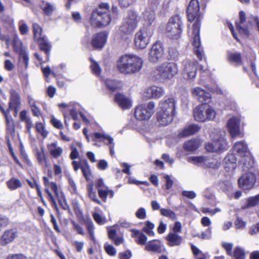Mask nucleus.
Wrapping results in <instances>:
<instances>
[{
    "label": "nucleus",
    "instance_id": "obj_1",
    "mask_svg": "<svg viewBox=\"0 0 259 259\" xmlns=\"http://www.w3.org/2000/svg\"><path fill=\"white\" fill-rule=\"evenodd\" d=\"M199 3L198 0H191L187 9L188 19L189 21H193L195 19L193 25V33L192 36V44L194 47L193 52L199 60L202 59L203 53L201 47L200 39V23L199 16Z\"/></svg>",
    "mask_w": 259,
    "mask_h": 259
},
{
    "label": "nucleus",
    "instance_id": "obj_2",
    "mask_svg": "<svg viewBox=\"0 0 259 259\" xmlns=\"http://www.w3.org/2000/svg\"><path fill=\"white\" fill-rule=\"evenodd\" d=\"M143 60L137 56L125 55L121 56L117 62V67L121 73L134 74L139 72L143 66Z\"/></svg>",
    "mask_w": 259,
    "mask_h": 259
},
{
    "label": "nucleus",
    "instance_id": "obj_3",
    "mask_svg": "<svg viewBox=\"0 0 259 259\" xmlns=\"http://www.w3.org/2000/svg\"><path fill=\"white\" fill-rule=\"evenodd\" d=\"M178 72L177 65L174 62H164L156 66L153 72L156 80L165 81L172 78Z\"/></svg>",
    "mask_w": 259,
    "mask_h": 259
},
{
    "label": "nucleus",
    "instance_id": "obj_4",
    "mask_svg": "<svg viewBox=\"0 0 259 259\" xmlns=\"http://www.w3.org/2000/svg\"><path fill=\"white\" fill-rule=\"evenodd\" d=\"M215 136L211 135L212 142L205 145L206 150L210 152H222L227 150L229 146L225 138L226 133L224 130H215Z\"/></svg>",
    "mask_w": 259,
    "mask_h": 259
},
{
    "label": "nucleus",
    "instance_id": "obj_5",
    "mask_svg": "<svg viewBox=\"0 0 259 259\" xmlns=\"http://www.w3.org/2000/svg\"><path fill=\"white\" fill-rule=\"evenodd\" d=\"M183 26L182 20L180 16L175 15L171 17L165 28L167 36L174 39L179 38L182 32Z\"/></svg>",
    "mask_w": 259,
    "mask_h": 259
},
{
    "label": "nucleus",
    "instance_id": "obj_6",
    "mask_svg": "<svg viewBox=\"0 0 259 259\" xmlns=\"http://www.w3.org/2000/svg\"><path fill=\"white\" fill-rule=\"evenodd\" d=\"M138 15L133 11H129L119 29V33L123 37L132 33L137 26Z\"/></svg>",
    "mask_w": 259,
    "mask_h": 259
},
{
    "label": "nucleus",
    "instance_id": "obj_7",
    "mask_svg": "<svg viewBox=\"0 0 259 259\" xmlns=\"http://www.w3.org/2000/svg\"><path fill=\"white\" fill-rule=\"evenodd\" d=\"M194 119L199 122L213 120L215 116L214 110L207 104L196 107L193 112Z\"/></svg>",
    "mask_w": 259,
    "mask_h": 259
},
{
    "label": "nucleus",
    "instance_id": "obj_8",
    "mask_svg": "<svg viewBox=\"0 0 259 259\" xmlns=\"http://www.w3.org/2000/svg\"><path fill=\"white\" fill-rule=\"evenodd\" d=\"M153 33V29L151 27L144 26L135 34V45L139 49H145L150 42Z\"/></svg>",
    "mask_w": 259,
    "mask_h": 259
},
{
    "label": "nucleus",
    "instance_id": "obj_9",
    "mask_svg": "<svg viewBox=\"0 0 259 259\" xmlns=\"http://www.w3.org/2000/svg\"><path fill=\"white\" fill-rule=\"evenodd\" d=\"M33 32L34 40L37 42L40 50L45 52L47 55L48 61L50 52L52 47L51 45L48 42L46 37L42 36V30L38 24L36 23L33 24Z\"/></svg>",
    "mask_w": 259,
    "mask_h": 259
},
{
    "label": "nucleus",
    "instance_id": "obj_10",
    "mask_svg": "<svg viewBox=\"0 0 259 259\" xmlns=\"http://www.w3.org/2000/svg\"><path fill=\"white\" fill-rule=\"evenodd\" d=\"M155 104L150 101L147 104H141L135 108V117L139 120H146L149 119L154 113Z\"/></svg>",
    "mask_w": 259,
    "mask_h": 259
},
{
    "label": "nucleus",
    "instance_id": "obj_11",
    "mask_svg": "<svg viewBox=\"0 0 259 259\" xmlns=\"http://www.w3.org/2000/svg\"><path fill=\"white\" fill-rule=\"evenodd\" d=\"M111 21L109 14L100 10L93 11L90 19L91 25L94 27L107 26Z\"/></svg>",
    "mask_w": 259,
    "mask_h": 259
},
{
    "label": "nucleus",
    "instance_id": "obj_12",
    "mask_svg": "<svg viewBox=\"0 0 259 259\" xmlns=\"http://www.w3.org/2000/svg\"><path fill=\"white\" fill-rule=\"evenodd\" d=\"M197 62L194 60H186L183 63L182 75L187 80L193 79L196 75Z\"/></svg>",
    "mask_w": 259,
    "mask_h": 259
},
{
    "label": "nucleus",
    "instance_id": "obj_13",
    "mask_svg": "<svg viewBox=\"0 0 259 259\" xmlns=\"http://www.w3.org/2000/svg\"><path fill=\"white\" fill-rule=\"evenodd\" d=\"M164 55V49L160 42L154 44L149 50L148 60L150 62L156 63L161 60Z\"/></svg>",
    "mask_w": 259,
    "mask_h": 259
},
{
    "label": "nucleus",
    "instance_id": "obj_14",
    "mask_svg": "<svg viewBox=\"0 0 259 259\" xmlns=\"http://www.w3.org/2000/svg\"><path fill=\"white\" fill-rule=\"evenodd\" d=\"M256 181L255 175L252 172H246L238 180L239 186L244 190L251 189Z\"/></svg>",
    "mask_w": 259,
    "mask_h": 259
},
{
    "label": "nucleus",
    "instance_id": "obj_15",
    "mask_svg": "<svg viewBox=\"0 0 259 259\" xmlns=\"http://www.w3.org/2000/svg\"><path fill=\"white\" fill-rule=\"evenodd\" d=\"M192 95L203 104H207L211 101V96L209 93L206 92L200 87H195L192 89Z\"/></svg>",
    "mask_w": 259,
    "mask_h": 259
},
{
    "label": "nucleus",
    "instance_id": "obj_16",
    "mask_svg": "<svg viewBox=\"0 0 259 259\" xmlns=\"http://www.w3.org/2000/svg\"><path fill=\"white\" fill-rule=\"evenodd\" d=\"M240 119L239 117L233 116L227 122V127L232 138H235L240 134Z\"/></svg>",
    "mask_w": 259,
    "mask_h": 259
},
{
    "label": "nucleus",
    "instance_id": "obj_17",
    "mask_svg": "<svg viewBox=\"0 0 259 259\" xmlns=\"http://www.w3.org/2000/svg\"><path fill=\"white\" fill-rule=\"evenodd\" d=\"M9 93L10 97L8 111L9 112L10 110H14L17 113L21 103L20 95L14 89H11Z\"/></svg>",
    "mask_w": 259,
    "mask_h": 259
},
{
    "label": "nucleus",
    "instance_id": "obj_18",
    "mask_svg": "<svg viewBox=\"0 0 259 259\" xmlns=\"http://www.w3.org/2000/svg\"><path fill=\"white\" fill-rule=\"evenodd\" d=\"M176 102L173 98H168L164 100H161L159 104V111L175 114Z\"/></svg>",
    "mask_w": 259,
    "mask_h": 259
},
{
    "label": "nucleus",
    "instance_id": "obj_19",
    "mask_svg": "<svg viewBox=\"0 0 259 259\" xmlns=\"http://www.w3.org/2000/svg\"><path fill=\"white\" fill-rule=\"evenodd\" d=\"M107 40V34L105 32H100L94 35L92 37L91 45L96 49H101Z\"/></svg>",
    "mask_w": 259,
    "mask_h": 259
},
{
    "label": "nucleus",
    "instance_id": "obj_20",
    "mask_svg": "<svg viewBox=\"0 0 259 259\" xmlns=\"http://www.w3.org/2000/svg\"><path fill=\"white\" fill-rule=\"evenodd\" d=\"M164 94V90L157 86H152L146 89L144 97L147 99L159 98Z\"/></svg>",
    "mask_w": 259,
    "mask_h": 259
},
{
    "label": "nucleus",
    "instance_id": "obj_21",
    "mask_svg": "<svg viewBox=\"0 0 259 259\" xmlns=\"http://www.w3.org/2000/svg\"><path fill=\"white\" fill-rule=\"evenodd\" d=\"M92 140L96 141V139H102V141H107L106 144L110 145V152L111 155L114 154V145L113 139L109 135L105 134H102L100 133H95L92 135Z\"/></svg>",
    "mask_w": 259,
    "mask_h": 259
},
{
    "label": "nucleus",
    "instance_id": "obj_22",
    "mask_svg": "<svg viewBox=\"0 0 259 259\" xmlns=\"http://www.w3.org/2000/svg\"><path fill=\"white\" fill-rule=\"evenodd\" d=\"M18 235L16 229L13 228L5 231L1 236V241L2 245H6L12 242Z\"/></svg>",
    "mask_w": 259,
    "mask_h": 259
},
{
    "label": "nucleus",
    "instance_id": "obj_23",
    "mask_svg": "<svg viewBox=\"0 0 259 259\" xmlns=\"http://www.w3.org/2000/svg\"><path fill=\"white\" fill-rule=\"evenodd\" d=\"M239 23H236V27L239 32L243 36L246 37L249 35L248 27H245L244 23L246 20V15L243 11H240L239 13Z\"/></svg>",
    "mask_w": 259,
    "mask_h": 259
},
{
    "label": "nucleus",
    "instance_id": "obj_24",
    "mask_svg": "<svg viewBox=\"0 0 259 259\" xmlns=\"http://www.w3.org/2000/svg\"><path fill=\"white\" fill-rule=\"evenodd\" d=\"M114 100L122 109H127L132 107V103L131 100L121 93L115 95Z\"/></svg>",
    "mask_w": 259,
    "mask_h": 259
},
{
    "label": "nucleus",
    "instance_id": "obj_25",
    "mask_svg": "<svg viewBox=\"0 0 259 259\" xmlns=\"http://www.w3.org/2000/svg\"><path fill=\"white\" fill-rule=\"evenodd\" d=\"M156 6L154 4L150 3L144 12V18L147 25H150L155 19L154 9Z\"/></svg>",
    "mask_w": 259,
    "mask_h": 259
},
{
    "label": "nucleus",
    "instance_id": "obj_26",
    "mask_svg": "<svg viewBox=\"0 0 259 259\" xmlns=\"http://www.w3.org/2000/svg\"><path fill=\"white\" fill-rule=\"evenodd\" d=\"M47 148L50 155L54 158H58L63 153V148L58 145L57 141L51 143L47 145Z\"/></svg>",
    "mask_w": 259,
    "mask_h": 259
},
{
    "label": "nucleus",
    "instance_id": "obj_27",
    "mask_svg": "<svg viewBox=\"0 0 259 259\" xmlns=\"http://www.w3.org/2000/svg\"><path fill=\"white\" fill-rule=\"evenodd\" d=\"M175 115L166 112L159 111L157 113V119L159 123L163 126H165L170 123Z\"/></svg>",
    "mask_w": 259,
    "mask_h": 259
},
{
    "label": "nucleus",
    "instance_id": "obj_28",
    "mask_svg": "<svg viewBox=\"0 0 259 259\" xmlns=\"http://www.w3.org/2000/svg\"><path fill=\"white\" fill-rule=\"evenodd\" d=\"M236 158L234 154H228L224 159L225 168L227 171H230L234 170L236 167Z\"/></svg>",
    "mask_w": 259,
    "mask_h": 259
},
{
    "label": "nucleus",
    "instance_id": "obj_29",
    "mask_svg": "<svg viewBox=\"0 0 259 259\" xmlns=\"http://www.w3.org/2000/svg\"><path fill=\"white\" fill-rule=\"evenodd\" d=\"M167 245L169 246H179L183 240L182 237L175 233L169 232L166 237Z\"/></svg>",
    "mask_w": 259,
    "mask_h": 259
},
{
    "label": "nucleus",
    "instance_id": "obj_30",
    "mask_svg": "<svg viewBox=\"0 0 259 259\" xmlns=\"http://www.w3.org/2000/svg\"><path fill=\"white\" fill-rule=\"evenodd\" d=\"M145 249L148 251H153L157 253L166 252V249L164 245L160 243H156L153 241L148 242L145 246Z\"/></svg>",
    "mask_w": 259,
    "mask_h": 259
},
{
    "label": "nucleus",
    "instance_id": "obj_31",
    "mask_svg": "<svg viewBox=\"0 0 259 259\" xmlns=\"http://www.w3.org/2000/svg\"><path fill=\"white\" fill-rule=\"evenodd\" d=\"M234 151L237 153L240 157L250 154L246 144L243 141L236 142L234 145Z\"/></svg>",
    "mask_w": 259,
    "mask_h": 259
},
{
    "label": "nucleus",
    "instance_id": "obj_32",
    "mask_svg": "<svg viewBox=\"0 0 259 259\" xmlns=\"http://www.w3.org/2000/svg\"><path fill=\"white\" fill-rule=\"evenodd\" d=\"M200 127L197 125L190 124L185 127L184 130L179 133V136L182 138L192 135L197 133Z\"/></svg>",
    "mask_w": 259,
    "mask_h": 259
},
{
    "label": "nucleus",
    "instance_id": "obj_33",
    "mask_svg": "<svg viewBox=\"0 0 259 259\" xmlns=\"http://www.w3.org/2000/svg\"><path fill=\"white\" fill-rule=\"evenodd\" d=\"M201 143L199 140L193 139L186 142L184 144V149L187 151H193L197 149Z\"/></svg>",
    "mask_w": 259,
    "mask_h": 259
},
{
    "label": "nucleus",
    "instance_id": "obj_34",
    "mask_svg": "<svg viewBox=\"0 0 259 259\" xmlns=\"http://www.w3.org/2000/svg\"><path fill=\"white\" fill-rule=\"evenodd\" d=\"M241 157V159L239 161V163L242 165V167L244 170L249 169L253 166V160L252 159L250 154Z\"/></svg>",
    "mask_w": 259,
    "mask_h": 259
},
{
    "label": "nucleus",
    "instance_id": "obj_35",
    "mask_svg": "<svg viewBox=\"0 0 259 259\" xmlns=\"http://www.w3.org/2000/svg\"><path fill=\"white\" fill-rule=\"evenodd\" d=\"M131 231L132 232V237L138 238L136 242L138 244L141 245H144L146 244L147 240V237L146 235L137 230L133 229Z\"/></svg>",
    "mask_w": 259,
    "mask_h": 259
},
{
    "label": "nucleus",
    "instance_id": "obj_36",
    "mask_svg": "<svg viewBox=\"0 0 259 259\" xmlns=\"http://www.w3.org/2000/svg\"><path fill=\"white\" fill-rule=\"evenodd\" d=\"M246 204L242 205V209H246L257 205L259 204V194L254 196L247 198L246 199Z\"/></svg>",
    "mask_w": 259,
    "mask_h": 259
},
{
    "label": "nucleus",
    "instance_id": "obj_37",
    "mask_svg": "<svg viewBox=\"0 0 259 259\" xmlns=\"http://www.w3.org/2000/svg\"><path fill=\"white\" fill-rule=\"evenodd\" d=\"M206 156H190L188 157L187 161L195 165L201 166L204 165L206 161Z\"/></svg>",
    "mask_w": 259,
    "mask_h": 259
},
{
    "label": "nucleus",
    "instance_id": "obj_38",
    "mask_svg": "<svg viewBox=\"0 0 259 259\" xmlns=\"http://www.w3.org/2000/svg\"><path fill=\"white\" fill-rule=\"evenodd\" d=\"M7 123V130L8 134L10 135L12 137L15 136V126L13 120L10 115L6 116L5 117Z\"/></svg>",
    "mask_w": 259,
    "mask_h": 259
},
{
    "label": "nucleus",
    "instance_id": "obj_39",
    "mask_svg": "<svg viewBox=\"0 0 259 259\" xmlns=\"http://www.w3.org/2000/svg\"><path fill=\"white\" fill-rule=\"evenodd\" d=\"M81 169L83 176L87 180V181H89V180H90L92 176L91 170L90 168V166L86 160L83 161V165L81 166Z\"/></svg>",
    "mask_w": 259,
    "mask_h": 259
},
{
    "label": "nucleus",
    "instance_id": "obj_40",
    "mask_svg": "<svg viewBox=\"0 0 259 259\" xmlns=\"http://www.w3.org/2000/svg\"><path fill=\"white\" fill-rule=\"evenodd\" d=\"M36 156L38 163L41 165H45L47 166V158L45 154V149L41 147L40 150H37Z\"/></svg>",
    "mask_w": 259,
    "mask_h": 259
},
{
    "label": "nucleus",
    "instance_id": "obj_41",
    "mask_svg": "<svg viewBox=\"0 0 259 259\" xmlns=\"http://www.w3.org/2000/svg\"><path fill=\"white\" fill-rule=\"evenodd\" d=\"M7 187L11 190H14L22 186L20 181L17 179L12 178L7 182Z\"/></svg>",
    "mask_w": 259,
    "mask_h": 259
},
{
    "label": "nucleus",
    "instance_id": "obj_42",
    "mask_svg": "<svg viewBox=\"0 0 259 259\" xmlns=\"http://www.w3.org/2000/svg\"><path fill=\"white\" fill-rule=\"evenodd\" d=\"M13 47L15 51L18 54L26 51L25 49L22 46V42L17 35L14 37L13 40Z\"/></svg>",
    "mask_w": 259,
    "mask_h": 259
},
{
    "label": "nucleus",
    "instance_id": "obj_43",
    "mask_svg": "<svg viewBox=\"0 0 259 259\" xmlns=\"http://www.w3.org/2000/svg\"><path fill=\"white\" fill-rule=\"evenodd\" d=\"M145 227L143 228V231H144L149 236H154V232L153 231L155 225L152 222L147 221L145 222Z\"/></svg>",
    "mask_w": 259,
    "mask_h": 259
},
{
    "label": "nucleus",
    "instance_id": "obj_44",
    "mask_svg": "<svg viewBox=\"0 0 259 259\" xmlns=\"http://www.w3.org/2000/svg\"><path fill=\"white\" fill-rule=\"evenodd\" d=\"M19 62L21 65H24V67L26 69L28 66L29 57L28 54L26 51L19 53Z\"/></svg>",
    "mask_w": 259,
    "mask_h": 259
},
{
    "label": "nucleus",
    "instance_id": "obj_45",
    "mask_svg": "<svg viewBox=\"0 0 259 259\" xmlns=\"http://www.w3.org/2000/svg\"><path fill=\"white\" fill-rule=\"evenodd\" d=\"M105 83L107 87L112 91H115L120 87V83L115 80L107 79Z\"/></svg>",
    "mask_w": 259,
    "mask_h": 259
},
{
    "label": "nucleus",
    "instance_id": "obj_46",
    "mask_svg": "<svg viewBox=\"0 0 259 259\" xmlns=\"http://www.w3.org/2000/svg\"><path fill=\"white\" fill-rule=\"evenodd\" d=\"M41 8L45 13L48 16L51 15L55 10L54 6L48 2L43 3Z\"/></svg>",
    "mask_w": 259,
    "mask_h": 259
},
{
    "label": "nucleus",
    "instance_id": "obj_47",
    "mask_svg": "<svg viewBox=\"0 0 259 259\" xmlns=\"http://www.w3.org/2000/svg\"><path fill=\"white\" fill-rule=\"evenodd\" d=\"M50 188L54 192L56 197L57 198L64 195L62 192L60 188H59L55 182H50Z\"/></svg>",
    "mask_w": 259,
    "mask_h": 259
},
{
    "label": "nucleus",
    "instance_id": "obj_48",
    "mask_svg": "<svg viewBox=\"0 0 259 259\" xmlns=\"http://www.w3.org/2000/svg\"><path fill=\"white\" fill-rule=\"evenodd\" d=\"M160 213L161 215L169 218V219L175 220L177 219V215L174 211L170 209H166L164 208H161L160 209Z\"/></svg>",
    "mask_w": 259,
    "mask_h": 259
},
{
    "label": "nucleus",
    "instance_id": "obj_49",
    "mask_svg": "<svg viewBox=\"0 0 259 259\" xmlns=\"http://www.w3.org/2000/svg\"><path fill=\"white\" fill-rule=\"evenodd\" d=\"M228 60L231 62H234L239 65L241 64V55L240 53H230L228 55Z\"/></svg>",
    "mask_w": 259,
    "mask_h": 259
},
{
    "label": "nucleus",
    "instance_id": "obj_50",
    "mask_svg": "<svg viewBox=\"0 0 259 259\" xmlns=\"http://www.w3.org/2000/svg\"><path fill=\"white\" fill-rule=\"evenodd\" d=\"M204 165L208 167L215 168L220 166V163L217 162L216 160L208 158L206 156V161L205 162Z\"/></svg>",
    "mask_w": 259,
    "mask_h": 259
},
{
    "label": "nucleus",
    "instance_id": "obj_51",
    "mask_svg": "<svg viewBox=\"0 0 259 259\" xmlns=\"http://www.w3.org/2000/svg\"><path fill=\"white\" fill-rule=\"evenodd\" d=\"M92 62L90 67L92 69L93 73L96 75L99 76L100 74L101 69L98 63L94 61L92 59H90Z\"/></svg>",
    "mask_w": 259,
    "mask_h": 259
},
{
    "label": "nucleus",
    "instance_id": "obj_52",
    "mask_svg": "<svg viewBox=\"0 0 259 259\" xmlns=\"http://www.w3.org/2000/svg\"><path fill=\"white\" fill-rule=\"evenodd\" d=\"M35 128L38 133H39L44 138L47 137L48 132L46 130L45 126L42 123L38 122L36 123Z\"/></svg>",
    "mask_w": 259,
    "mask_h": 259
},
{
    "label": "nucleus",
    "instance_id": "obj_53",
    "mask_svg": "<svg viewBox=\"0 0 259 259\" xmlns=\"http://www.w3.org/2000/svg\"><path fill=\"white\" fill-rule=\"evenodd\" d=\"M234 259H245L244 250L239 247H237L234 251Z\"/></svg>",
    "mask_w": 259,
    "mask_h": 259
},
{
    "label": "nucleus",
    "instance_id": "obj_54",
    "mask_svg": "<svg viewBox=\"0 0 259 259\" xmlns=\"http://www.w3.org/2000/svg\"><path fill=\"white\" fill-rule=\"evenodd\" d=\"M195 236L198 237L202 239H209L211 237V230L210 228H207L205 231L202 232L200 235H197Z\"/></svg>",
    "mask_w": 259,
    "mask_h": 259
},
{
    "label": "nucleus",
    "instance_id": "obj_55",
    "mask_svg": "<svg viewBox=\"0 0 259 259\" xmlns=\"http://www.w3.org/2000/svg\"><path fill=\"white\" fill-rule=\"evenodd\" d=\"M136 217L141 220H144L146 218V211L143 207L139 208L135 213Z\"/></svg>",
    "mask_w": 259,
    "mask_h": 259
},
{
    "label": "nucleus",
    "instance_id": "obj_56",
    "mask_svg": "<svg viewBox=\"0 0 259 259\" xmlns=\"http://www.w3.org/2000/svg\"><path fill=\"white\" fill-rule=\"evenodd\" d=\"M57 199L58 200L59 204L63 209L67 210L69 209V206L67 203L64 195L57 198Z\"/></svg>",
    "mask_w": 259,
    "mask_h": 259
},
{
    "label": "nucleus",
    "instance_id": "obj_57",
    "mask_svg": "<svg viewBox=\"0 0 259 259\" xmlns=\"http://www.w3.org/2000/svg\"><path fill=\"white\" fill-rule=\"evenodd\" d=\"M104 248L109 255L114 256L116 254V250L113 246L106 243L104 245Z\"/></svg>",
    "mask_w": 259,
    "mask_h": 259
},
{
    "label": "nucleus",
    "instance_id": "obj_58",
    "mask_svg": "<svg viewBox=\"0 0 259 259\" xmlns=\"http://www.w3.org/2000/svg\"><path fill=\"white\" fill-rule=\"evenodd\" d=\"M104 189L101 188L98 189V192L99 197L102 199L103 200H105L108 196V188L107 187H105L103 188Z\"/></svg>",
    "mask_w": 259,
    "mask_h": 259
},
{
    "label": "nucleus",
    "instance_id": "obj_59",
    "mask_svg": "<svg viewBox=\"0 0 259 259\" xmlns=\"http://www.w3.org/2000/svg\"><path fill=\"white\" fill-rule=\"evenodd\" d=\"M168 54L171 59L172 60L177 59L179 55L178 51L176 49L173 48H170L168 49Z\"/></svg>",
    "mask_w": 259,
    "mask_h": 259
},
{
    "label": "nucleus",
    "instance_id": "obj_60",
    "mask_svg": "<svg viewBox=\"0 0 259 259\" xmlns=\"http://www.w3.org/2000/svg\"><path fill=\"white\" fill-rule=\"evenodd\" d=\"M93 216L94 220L98 224L100 225H103L105 223V218L102 217V216L100 214L98 213H94Z\"/></svg>",
    "mask_w": 259,
    "mask_h": 259
},
{
    "label": "nucleus",
    "instance_id": "obj_61",
    "mask_svg": "<svg viewBox=\"0 0 259 259\" xmlns=\"http://www.w3.org/2000/svg\"><path fill=\"white\" fill-rule=\"evenodd\" d=\"M235 225L237 229H243L245 227L246 223L242 219L238 218L235 222Z\"/></svg>",
    "mask_w": 259,
    "mask_h": 259
},
{
    "label": "nucleus",
    "instance_id": "obj_62",
    "mask_svg": "<svg viewBox=\"0 0 259 259\" xmlns=\"http://www.w3.org/2000/svg\"><path fill=\"white\" fill-rule=\"evenodd\" d=\"M51 123L54 127L58 129H62L63 127L62 122L54 117H52Z\"/></svg>",
    "mask_w": 259,
    "mask_h": 259
},
{
    "label": "nucleus",
    "instance_id": "obj_63",
    "mask_svg": "<svg viewBox=\"0 0 259 259\" xmlns=\"http://www.w3.org/2000/svg\"><path fill=\"white\" fill-rule=\"evenodd\" d=\"M222 246L226 251L227 254L231 255L233 244L231 243H223Z\"/></svg>",
    "mask_w": 259,
    "mask_h": 259
},
{
    "label": "nucleus",
    "instance_id": "obj_64",
    "mask_svg": "<svg viewBox=\"0 0 259 259\" xmlns=\"http://www.w3.org/2000/svg\"><path fill=\"white\" fill-rule=\"evenodd\" d=\"M118 256L120 259H130L132 256V253L130 251L127 250L124 252L119 253Z\"/></svg>",
    "mask_w": 259,
    "mask_h": 259
}]
</instances>
